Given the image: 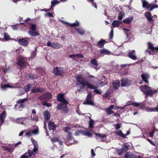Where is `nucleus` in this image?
<instances>
[{
  "mask_svg": "<svg viewBox=\"0 0 158 158\" xmlns=\"http://www.w3.org/2000/svg\"><path fill=\"white\" fill-rule=\"evenodd\" d=\"M88 2H89L90 3L92 4L93 6H94V7L96 9L97 8V6L96 5V4L94 3V0H87Z\"/></svg>",
  "mask_w": 158,
  "mask_h": 158,
  "instance_id": "45",
  "label": "nucleus"
},
{
  "mask_svg": "<svg viewBox=\"0 0 158 158\" xmlns=\"http://www.w3.org/2000/svg\"><path fill=\"white\" fill-rule=\"evenodd\" d=\"M91 93L90 92L88 93L87 98L85 102H83L84 104H88L90 105H94V103L91 99Z\"/></svg>",
  "mask_w": 158,
  "mask_h": 158,
  "instance_id": "10",
  "label": "nucleus"
},
{
  "mask_svg": "<svg viewBox=\"0 0 158 158\" xmlns=\"http://www.w3.org/2000/svg\"><path fill=\"white\" fill-rule=\"evenodd\" d=\"M6 112L5 111H3L0 115V119L2 123H3L6 116Z\"/></svg>",
  "mask_w": 158,
  "mask_h": 158,
  "instance_id": "31",
  "label": "nucleus"
},
{
  "mask_svg": "<svg viewBox=\"0 0 158 158\" xmlns=\"http://www.w3.org/2000/svg\"><path fill=\"white\" fill-rule=\"evenodd\" d=\"M94 125V121L92 119H90L89 122V127L91 128L93 127Z\"/></svg>",
  "mask_w": 158,
  "mask_h": 158,
  "instance_id": "42",
  "label": "nucleus"
},
{
  "mask_svg": "<svg viewBox=\"0 0 158 158\" xmlns=\"http://www.w3.org/2000/svg\"><path fill=\"white\" fill-rule=\"evenodd\" d=\"M26 58L21 57L19 58L18 62V65L21 68H23L27 64V63L26 61Z\"/></svg>",
  "mask_w": 158,
  "mask_h": 158,
  "instance_id": "8",
  "label": "nucleus"
},
{
  "mask_svg": "<svg viewBox=\"0 0 158 158\" xmlns=\"http://www.w3.org/2000/svg\"><path fill=\"white\" fill-rule=\"evenodd\" d=\"M124 158H135L134 155L131 153H127L125 155Z\"/></svg>",
  "mask_w": 158,
  "mask_h": 158,
  "instance_id": "33",
  "label": "nucleus"
},
{
  "mask_svg": "<svg viewBox=\"0 0 158 158\" xmlns=\"http://www.w3.org/2000/svg\"><path fill=\"white\" fill-rule=\"evenodd\" d=\"M31 139L34 146V149L32 150H29L28 152L22 156L21 158H28L29 157L34 156H35L36 152L38 150V144L36 141L32 138H31Z\"/></svg>",
  "mask_w": 158,
  "mask_h": 158,
  "instance_id": "2",
  "label": "nucleus"
},
{
  "mask_svg": "<svg viewBox=\"0 0 158 158\" xmlns=\"http://www.w3.org/2000/svg\"><path fill=\"white\" fill-rule=\"evenodd\" d=\"M122 21L118 20L114 21L112 23V25L114 27H117L119 26L121 23Z\"/></svg>",
  "mask_w": 158,
  "mask_h": 158,
  "instance_id": "29",
  "label": "nucleus"
},
{
  "mask_svg": "<svg viewBox=\"0 0 158 158\" xmlns=\"http://www.w3.org/2000/svg\"><path fill=\"white\" fill-rule=\"evenodd\" d=\"M106 43L105 41L103 40H101L98 43L97 45L100 48H102Z\"/></svg>",
  "mask_w": 158,
  "mask_h": 158,
  "instance_id": "27",
  "label": "nucleus"
},
{
  "mask_svg": "<svg viewBox=\"0 0 158 158\" xmlns=\"http://www.w3.org/2000/svg\"><path fill=\"white\" fill-rule=\"evenodd\" d=\"M81 131L82 130H78L75 132V135H79L80 133H81Z\"/></svg>",
  "mask_w": 158,
  "mask_h": 158,
  "instance_id": "60",
  "label": "nucleus"
},
{
  "mask_svg": "<svg viewBox=\"0 0 158 158\" xmlns=\"http://www.w3.org/2000/svg\"><path fill=\"white\" fill-rule=\"evenodd\" d=\"M95 134L97 136H98L100 138H105L106 137V135L105 134H99L98 133H95Z\"/></svg>",
  "mask_w": 158,
  "mask_h": 158,
  "instance_id": "48",
  "label": "nucleus"
},
{
  "mask_svg": "<svg viewBox=\"0 0 158 158\" xmlns=\"http://www.w3.org/2000/svg\"><path fill=\"white\" fill-rule=\"evenodd\" d=\"M81 134L89 137H91L92 136V134L91 133L86 131H81Z\"/></svg>",
  "mask_w": 158,
  "mask_h": 158,
  "instance_id": "32",
  "label": "nucleus"
},
{
  "mask_svg": "<svg viewBox=\"0 0 158 158\" xmlns=\"http://www.w3.org/2000/svg\"><path fill=\"white\" fill-rule=\"evenodd\" d=\"M32 134L34 135H36L38 133V129L37 128L36 129L33 130L32 131Z\"/></svg>",
  "mask_w": 158,
  "mask_h": 158,
  "instance_id": "53",
  "label": "nucleus"
},
{
  "mask_svg": "<svg viewBox=\"0 0 158 158\" xmlns=\"http://www.w3.org/2000/svg\"><path fill=\"white\" fill-rule=\"evenodd\" d=\"M28 39V38H25L23 39H18V42L19 44L22 45L27 46L28 44V42L27 40Z\"/></svg>",
  "mask_w": 158,
  "mask_h": 158,
  "instance_id": "12",
  "label": "nucleus"
},
{
  "mask_svg": "<svg viewBox=\"0 0 158 158\" xmlns=\"http://www.w3.org/2000/svg\"><path fill=\"white\" fill-rule=\"evenodd\" d=\"M27 100V98H25L23 99H19L17 101V103H23L25 101H26Z\"/></svg>",
  "mask_w": 158,
  "mask_h": 158,
  "instance_id": "43",
  "label": "nucleus"
},
{
  "mask_svg": "<svg viewBox=\"0 0 158 158\" xmlns=\"http://www.w3.org/2000/svg\"><path fill=\"white\" fill-rule=\"evenodd\" d=\"M48 127L49 130H54L56 129V127L54 123L49 122L48 123Z\"/></svg>",
  "mask_w": 158,
  "mask_h": 158,
  "instance_id": "22",
  "label": "nucleus"
},
{
  "mask_svg": "<svg viewBox=\"0 0 158 158\" xmlns=\"http://www.w3.org/2000/svg\"><path fill=\"white\" fill-rule=\"evenodd\" d=\"M72 134L71 132H68V138L69 140H71L72 139Z\"/></svg>",
  "mask_w": 158,
  "mask_h": 158,
  "instance_id": "57",
  "label": "nucleus"
},
{
  "mask_svg": "<svg viewBox=\"0 0 158 158\" xmlns=\"http://www.w3.org/2000/svg\"><path fill=\"white\" fill-rule=\"evenodd\" d=\"M129 104L130 105H132L134 106L135 107H138L139 106H140L141 105H142V104L140 103H138V102H133L131 104Z\"/></svg>",
  "mask_w": 158,
  "mask_h": 158,
  "instance_id": "47",
  "label": "nucleus"
},
{
  "mask_svg": "<svg viewBox=\"0 0 158 158\" xmlns=\"http://www.w3.org/2000/svg\"><path fill=\"white\" fill-rule=\"evenodd\" d=\"M123 30L125 32L126 35L127 36L128 34H129L130 31V30L129 29H126L124 28H123Z\"/></svg>",
  "mask_w": 158,
  "mask_h": 158,
  "instance_id": "50",
  "label": "nucleus"
},
{
  "mask_svg": "<svg viewBox=\"0 0 158 158\" xmlns=\"http://www.w3.org/2000/svg\"><path fill=\"white\" fill-rule=\"evenodd\" d=\"M31 92L32 93H38L43 92L44 91V89L42 88H34L31 89Z\"/></svg>",
  "mask_w": 158,
  "mask_h": 158,
  "instance_id": "14",
  "label": "nucleus"
},
{
  "mask_svg": "<svg viewBox=\"0 0 158 158\" xmlns=\"http://www.w3.org/2000/svg\"><path fill=\"white\" fill-rule=\"evenodd\" d=\"M95 87V88L94 89V92H95V93L98 94H100L102 93V91L99 89H96V87H95V86L94 85Z\"/></svg>",
  "mask_w": 158,
  "mask_h": 158,
  "instance_id": "46",
  "label": "nucleus"
},
{
  "mask_svg": "<svg viewBox=\"0 0 158 158\" xmlns=\"http://www.w3.org/2000/svg\"><path fill=\"white\" fill-rule=\"evenodd\" d=\"M4 38L6 40H8L10 39V36L8 34L6 33L4 34Z\"/></svg>",
  "mask_w": 158,
  "mask_h": 158,
  "instance_id": "49",
  "label": "nucleus"
},
{
  "mask_svg": "<svg viewBox=\"0 0 158 158\" xmlns=\"http://www.w3.org/2000/svg\"><path fill=\"white\" fill-rule=\"evenodd\" d=\"M141 78L142 80L146 83H148V80L149 77V74L147 73H143L141 75Z\"/></svg>",
  "mask_w": 158,
  "mask_h": 158,
  "instance_id": "16",
  "label": "nucleus"
},
{
  "mask_svg": "<svg viewBox=\"0 0 158 158\" xmlns=\"http://www.w3.org/2000/svg\"><path fill=\"white\" fill-rule=\"evenodd\" d=\"M31 118L33 121H37L38 120V118L35 115H31Z\"/></svg>",
  "mask_w": 158,
  "mask_h": 158,
  "instance_id": "40",
  "label": "nucleus"
},
{
  "mask_svg": "<svg viewBox=\"0 0 158 158\" xmlns=\"http://www.w3.org/2000/svg\"><path fill=\"white\" fill-rule=\"evenodd\" d=\"M148 48L149 50V53L150 55H153L155 52H156L158 51V47H154L152 44L150 43H148Z\"/></svg>",
  "mask_w": 158,
  "mask_h": 158,
  "instance_id": "7",
  "label": "nucleus"
},
{
  "mask_svg": "<svg viewBox=\"0 0 158 158\" xmlns=\"http://www.w3.org/2000/svg\"><path fill=\"white\" fill-rule=\"evenodd\" d=\"M45 15L49 17H52L53 14L51 13H48L45 14Z\"/></svg>",
  "mask_w": 158,
  "mask_h": 158,
  "instance_id": "59",
  "label": "nucleus"
},
{
  "mask_svg": "<svg viewBox=\"0 0 158 158\" xmlns=\"http://www.w3.org/2000/svg\"><path fill=\"white\" fill-rule=\"evenodd\" d=\"M131 84V81L127 78H124L121 81V86H124L129 85Z\"/></svg>",
  "mask_w": 158,
  "mask_h": 158,
  "instance_id": "13",
  "label": "nucleus"
},
{
  "mask_svg": "<svg viewBox=\"0 0 158 158\" xmlns=\"http://www.w3.org/2000/svg\"><path fill=\"white\" fill-rule=\"evenodd\" d=\"M47 45L48 46H51L53 48L58 49L62 47V45L59 43H54L48 41L47 43Z\"/></svg>",
  "mask_w": 158,
  "mask_h": 158,
  "instance_id": "9",
  "label": "nucleus"
},
{
  "mask_svg": "<svg viewBox=\"0 0 158 158\" xmlns=\"http://www.w3.org/2000/svg\"><path fill=\"white\" fill-rule=\"evenodd\" d=\"M113 85L114 89H117L120 86V82L118 81L115 80L113 82Z\"/></svg>",
  "mask_w": 158,
  "mask_h": 158,
  "instance_id": "19",
  "label": "nucleus"
},
{
  "mask_svg": "<svg viewBox=\"0 0 158 158\" xmlns=\"http://www.w3.org/2000/svg\"><path fill=\"white\" fill-rule=\"evenodd\" d=\"M156 131H158V129L156 128H154L153 131L149 133V135L151 136H152L153 135L154 132Z\"/></svg>",
  "mask_w": 158,
  "mask_h": 158,
  "instance_id": "51",
  "label": "nucleus"
},
{
  "mask_svg": "<svg viewBox=\"0 0 158 158\" xmlns=\"http://www.w3.org/2000/svg\"><path fill=\"white\" fill-rule=\"evenodd\" d=\"M25 119V118H20L16 120V122L17 123L23 124V121Z\"/></svg>",
  "mask_w": 158,
  "mask_h": 158,
  "instance_id": "35",
  "label": "nucleus"
},
{
  "mask_svg": "<svg viewBox=\"0 0 158 158\" xmlns=\"http://www.w3.org/2000/svg\"><path fill=\"white\" fill-rule=\"evenodd\" d=\"M145 16L147 18L148 21H152V17L150 12H146L145 13Z\"/></svg>",
  "mask_w": 158,
  "mask_h": 158,
  "instance_id": "21",
  "label": "nucleus"
},
{
  "mask_svg": "<svg viewBox=\"0 0 158 158\" xmlns=\"http://www.w3.org/2000/svg\"><path fill=\"white\" fill-rule=\"evenodd\" d=\"M32 134V131H29L28 132H27L26 133L25 135L27 136H31Z\"/></svg>",
  "mask_w": 158,
  "mask_h": 158,
  "instance_id": "52",
  "label": "nucleus"
},
{
  "mask_svg": "<svg viewBox=\"0 0 158 158\" xmlns=\"http://www.w3.org/2000/svg\"><path fill=\"white\" fill-rule=\"evenodd\" d=\"M128 56L131 59L136 60L137 59V57L135 54V51L133 50L130 51L128 53Z\"/></svg>",
  "mask_w": 158,
  "mask_h": 158,
  "instance_id": "18",
  "label": "nucleus"
},
{
  "mask_svg": "<svg viewBox=\"0 0 158 158\" xmlns=\"http://www.w3.org/2000/svg\"><path fill=\"white\" fill-rule=\"evenodd\" d=\"M64 70L63 68L56 67L54 68L53 73L56 75L62 76L64 73Z\"/></svg>",
  "mask_w": 158,
  "mask_h": 158,
  "instance_id": "6",
  "label": "nucleus"
},
{
  "mask_svg": "<svg viewBox=\"0 0 158 158\" xmlns=\"http://www.w3.org/2000/svg\"><path fill=\"white\" fill-rule=\"evenodd\" d=\"M51 141L53 142H57L58 141V139L56 138H54L52 139Z\"/></svg>",
  "mask_w": 158,
  "mask_h": 158,
  "instance_id": "58",
  "label": "nucleus"
},
{
  "mask_svg": "<svg viewBox=\"0 0 158 158\" xmlns=\"http://www.w3.org/2000/svg\"><path fill=\"white\" fill-rule=\"evenodd\" d=\"M76 29L78 33L81 35H83L84 33V31L81 28H76Z\"/></svg>",
  "mask_w": 158,
  "mask_h": 158,
  "instance_id": "37",
  "label": "nucleus"
},
{
  "mask_svg": "<svg viewBox=\"0 0 158 158\" xmlns=\"http://www.w3.org/2000/svg\"><path fill=\"white\" fill-rule=\"evenodd\" d=\"M33 84H28L26 86H25L24 89L26 92H27L31 88H33Z\"/></svg>",
  "mask_w": 158,
  "mask_h": 158,
  "instance_id": "30",
  "label": "nucleus"
},
{
  "mask_svg": "<svg viewBox=\"0 0 158 158\" xmlns=\"http://www.w3.org/2000/svg\"><path fill=\"white\" fill-rule=\"evenodd\" d=\"M91 152L92 156L93 157H94L96 155H95V154L94 152L93 149H91Z\"/></svg>",
  "mask_w": 158,
  "mask_h": 158,
  "instance_id": "62",
  "label": "nucleus"
},
{
  "mask_svg": "<svg viewBox=\"0 0 158 158\" xmlns=\"http://www.w3.org/2000/svg\"><path fill=\"white\" fill-rule=\"evenodd\" d=\"M123 17V15L122 13H120L119 14L118 16V19L119 20H121L122 19Z\"/></svg>",
  "mask_w": 158,
  "mask_h": 158,
  "instance_id": "56",
  "label": "nucleus"
},
{
  "mask_svg": "<svg viewBox=\"0 0 158 158\" xmlns=\"http://www.w3.org/2000/svg\"><path fill=\"white\" fill-rule=\"evenodd\" d=\"M57 98L58 101L61 103L57 105V109L58 110L61 109L65 112H67L68 110L67 107V105L68 104V102L64 98V95L61 93L59 94L57 96Z\"/></svg>",
  "mask_w": 158,
  "mask_h": 158,
  "instance_id": "1",
  "label": "nucleus"
},
{
  "mask_svg": "<svg viewBox=\"0 0 158 158\" xmlns=\"http://www.w3.org/2000/svg\"><path fill=\"white\" fill-rule=\"evenodd\" d=\"M145 110L148 112H158V106L154 108H151L149 106H146L145 108Z\"/></svg>",
  "mask_w": 158,
  "mask_h": 158,
  "instance_id": "15",
  "label": "nucleus"
},
{
  "mask_svg": "<svg viewBox=\"0 0 158 158\" xmlns=\"http://www.w3.org/2000/svg\"><path fill=\"white\" fill-rule=\"evenodd\" d=\"M142 3L143 7V8H146L148 10L150 9L151 7V5L145 0H141Z\"/></svg>",
  "mask_w": 158,
  "mask_h": 158,
  "instance_id": "17",
  "label": "nucleus"
},
{
  "mask_svg": "<svg viewBox=\"0 0 158 158\" xmlns=\"http://www.w3.org/2000/svg\"><path fill=\"white\" fill-rule=\"evenodd\" d=\"M5 149L7 151H8V152H10L11 151H13V149H12L10 148H9L8 147H5Z\"/></svg>",
  "mask_w": 158,
  "mask_h": 158,
  "instance_id": "61",
  "label": "nucleus"
},
{
  "mask_svg": "<svg viewBox=\"0 0 158 158\" xmlns=\"http://www.w3.org/2000/svg\"><path fill=\"white\" fill-rule=\"evenodd\" d=\"M128 146L127 145H124L123 147V148L119 149L118 151V153L119 155L123 154V151H127L128 150Z\"/></svg>",
  "mask_w": 158,
  "mask_h": 158,
  "instance_id": "23",
  "label": "nucleus"
},
{
  "mask_svg": "<svg viewBox=\"0 0 158 158\" xmlns=\"http://www.w3.org/2000/svg\"><path fill=\"white\" fill-rule=\"evenodd\" d=\"M78 85H81L82 87L81 88H84L85 86L89 89H94L95 87L94 85L89 83L88 81H85L81 76H79L77 77Z\"/></svg>",
  "mask_w": 158,
  "mask_h": 158,
  "instance_id": "4",
  "label": "nucleus"
},
{
  "mask_svg": "<svg viewBox=\"0 0 158 158\" xmlns=\"http://www.w3.org/2000/svg\"><path fill=\"white\" fill-rule=\"evenodd\" d=\"M141 90L145 94L146 96H152V95L156 93L157 91L154 89H152L148 86L142 85L140 87Z\"/></svg>",
  "mask_w": 158,
  "mask_h": 158,
  "instance_id": "3",
  "label": "nucleus"
},
{
  "mask_svg": "<svg viewBox=\"0 0 158 158\" xmlns=\"http://www.w3.org/2000/svg\"><path fill=\"white\" fill-rule=\"evenodd\" d=\"M31 30L28 31V33L31 36H35L39 35V34L36 31V26L35 24L29 23Z\"/></svg>",
  "mask_w": 158,
  "mask_h": 158,
  "instance_id": "5",
  "label": "nucleus"
},
{
  "mask_svg": "<svg viewBox=\"0 0 158 158\" xmlns=\"http://www.w3.org/2000/svg\"><path fill=\"white\" fill-rule=\"evenodd\" d=\"M140 103L142 104V105L139 106V108L142 110L143 109H145V108L146 107V106H145V105H143V102H141Z\"/></svg>",
  "mask_w": 158,
  "mask_h": 158,
  "instance_id": "54",
  "label": "nucleus"
},
{
  "mask_svg": "<svg viewBox=\"0 0 158 158\" xmlns=\"http://www.w3.org/2000/svg\"><path fill=\"white\" fill-rule=\"evenodd\" d=\"M51 97V94L49 92H47L44 94L42 95L40 97L39 99L41 100H43L46 99H50Z\"/></svg>",
  "mask_w": 158,
  "mask_h": 158,
  "instance_id": "11",
  "label": "nucleus"
},
{
  "mask_svg": "<svg viewBox=\"0 0 158 158\" xmlns=\"http://www.w3.org/2000/svg\"><path fill=\"white\" fill-rule=\"evenodd\" d=\"M69 57L71 58H73L74 57H77V58H83V56L82 55L80 54H74L71 55L69 56Z\"/></svg>",
  "mask_w": 158,
  "mask_h": 158,
  "instance_id": "36",
  "label": "nucleus"
},
{
  "mask_svg": "<svg viewBox=\"0 0 158 158\" xmlns=\"http://www.w3.org/2000/svg\"><path fill=\"white\" fill-rule=\"evenodd\" d=\"M156 8H158V5H157V4H155L152 7H151V8L149 9V10L150 11H152L153 9Z\"/></svg>",
  "mask_w": 158,
  "mask_h": 158,
  "instance_id": "55",
  "label": "nucleus"
},
{
  "mask_svg": "<svg viewBox=\"0 0 158 158\" xmlns=\"http://www.w3.org/2000/svg\"><path fill=\"white\" fill-rule=\"evenodd\" d=\"M114 35L113 29L112 28L109 35V39H111L113 38Z\"/></svg>",
  "mask_w": 158,
  "mask_h": 158,
  "instance_id": "44",
  "label": "nucleus"
},
{
  "mask_svg": "<svg viewBox=\"0 0 158 158\" xmlns=\"http://www.w3.org/2000/svg\"><path fill=\"white\" fill-rule=\"evenodd\" d=\"M70 128L69 127H66L65 128L64 131L65 132H67L68 133V132H69V131H70Z\"/></svg>",
  "mask_w": 158,
  "mask_h": 158,
  "instance_id": "64",
  "label": "nucleus"
},
{
  "mask_svg": "<svg viewBox=\"0 0 158 158\" xmlns=\"http://www.w3.org/2000/svg\"><path fill=\"white\" fill-rule=\"evenodd\" d=\"M36 50L35 49V51H34L32 54H31V57H33L35 56V55L36 54Z\"/></svg>",
  "mask_w": 158,
  "mask_h": 158,
  "instance_id": "63",
  "label": "nucleus"
},
{
  "mask_svg": "<svg viewBox=\"0 0 158 158\" xmlns=\"http://www.w3.org/2000/svg\"><path fill=\"white\" fill-rule=\"evenodd\" d=\"M67 0H60V1H58L57 0H53L51 2V8H52L56 4L60 3L61 2H65Z\"/></svg>",
  "mask_w": 158,
  "mask_h": 158,
  "instance_id": "24",
  "label": "nucleus"
},
{
  "mask_svg": "<svg viewBox=\"0 0 158 158\" xmlns=\"http://www.w3.org/2000/svg\"><path fill=\"white\" fill-rule=\"evenodd\" d=\"M44 117L47 120H48L50 117V115L49 112L47 110H46L44 113Z\"/></svg>",
  "mask_w": 158,
  "mask_h": 158,
  "instance_id": "28",
  "label": "nucleus"
},
{
  "mask_svg": "<svg viewBox=\"0 0 158 158\" xmlns=\"http://www.w3.org/2000/svg\"><path fill=\"white\" fill-rule=\"evenodd\" d=\"M121 124L118 123L114 125L115 129L118 130L121 128Z\"/></svg>",
  "mask_w": 158,
  "mask_h": 158,
  "instance_id": "41",
  "label": "nucleus"
},
{
  "mask_svg": "<svg viewBox=\"0 0 158 158\" xmlns=\"http://www.w3.org/2000/svg\"><path fill=\"white\" fill-rule=\"evenodd\" d=\"M61 21L62 22H63L64 23L68 25H69L71 27L78 26L80 24L78 22H77V23H74L72 24H70L67 22H65L62 20H61Z\"/></svg>",
  "mask_w": 158,
  "mask_h": 158,
  "instance_id": "25",
  "label": "nucleus"
},
{
  "mask_svg": "<svg viewBox=\"0 0 158 158\" xmlns=\"http://www.w3.org/2000/svg\"><path fill=\"white\" fill-rule=\"evenodd\" d=\"M116 135H119L123 138H125L126 135L123 134L121 130H117L115 132Z\"/></svg>",
  "mask_w": 158,
  "mask_h": 158,
  "instance_id": "26",
  "label": "nucleus"
},
{
  "mask_svg": "<svg viewBox=\"0 0 158 158\" xmlns=\"http://www.w3.org/2000/svg\"><path fill=\"white\" fill-rule=\"evenodd\" d=\"M91 63L95 66H98V64L95 59H92L91 61Z\"/></svg>",
  "mask_w": 158,
  "mask_h": 158,
  "instance_id": "38",
  "label": "nucleus"
},
{
  "mask_svg": "<svg viewBox=\"0 0 158 158\" xmlns=\"http://www.w3.org/2000/svg\"><path fill=\"white\" fill-rule=\"evenodd\" d=\"M133 18L132 16H130L126 18L123 20V22L125 23L129 24L132 21Z\"/></svg>",
  "mask_w": 158,
  "mask_h": 158,
  "instance_id": "20",
  "label": "nucleus"
},
{
  "mask_svg": "<svg viewBox=\"0 0 158 158\" xmlns=\"http://www.w3.org/2000/svg\"><path fill=\"white\" fill-rule=\"evenodd\" d=\"M100 53L104 55L108 54L109 53V51L106 49H103L100 50Z\"/></svg>",
  "mask_w": 158,
  "mask_h": 158,
  "instance_id": "39",
  "label": "nucleus"
},
{
  "mask_svg": "<svg viewBox=\"0 0 158 158\" xmlns=\"http://www.w3.org/2000/svg\"><path fill=\"white\" fill-rule=\"evenodd\" d=\"M15 87L12 86L11 85L9 84H6L3 86H2L1 88L2 89H5L6 88H14Z\"/></svg>",
  "mask_w": 158,
  "mask_h": 158,
  "instance_id": "34",
  "label": "nucleus"
}]
</instances>
